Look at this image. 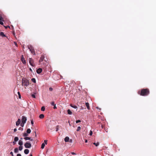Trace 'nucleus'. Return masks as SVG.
<instances>
[{
	"mask_svg": "<svg viewBox=\"0 0 156 156\" xmlns=\"http://www.w3.org/2000/svg\"><path fill=\"white\" fill-rule=\"evenodd\" d=\"M138 93L142 96H146L149 94L150 91L148 88L143 89L140 91H138Z\"/></svg>",
	"mask_w": 156,
	"mask_h": 156,
	"instance_id": "1",
	"label": "nucleus"
},
{
	"mask_svg": "<svg viewBox=\"0 0 156 156\" xmlns=\"http://www.w3.org/2000/svg\"><path fill=\"white\" fill-rule=\"evenodd\" d=\"M22 85L25 87H27L29 85V81L27 79L23 78L22 80Z\"/></svg>",
	"mask_w": 156,
	"mask_h": 156,
	"instance_id": "2",
	"label": "nucleus"
},
{
	"mask_svg": "<svg viewBox=\"0 0 156 156\" xmlns=\"http://www.w3.org/2000/svg\"><path fill=\"white\" fill-rule=\"evenodd\" d=\"M28 48L32 53L34 55L35 54L34 50V49L33 47L31 45H28Z\"/></svg>",
	"mask_w": 156,
	"mask_h": 156,
	"instance_id": "3",
	"label": "nucleus"
},
{
	"mask_svg": "<svg viewBox=\"0 0 156 156\" xmlns=\"http://www.w3.org/2000/svg\"><path fill=\"white\" fill-rule=\"evenodd\" d=\"M29 61L30 64L32 66H35V64L34 62V61L32 58H29Z\"/></svg>",
	"mask_w": 156,
	"mask_h": 156,
	"instance_id": "4",
	"label": "nucleus"
},
{
	"mask_svg": "<svg viewBox=\"0 0 156 156\" xmlns=\"http://www.w3.org/2000/svg\"><path fill=\"white\" fill-rule=\"evenodd\" d=\"M24 146L26 148H30L31 147V145L30 143L27 142L25 144Z\"/></svg>",
	"mask_w": 156,
	"mask_h": 156,
	"instance_id": "5",
	"label": "nucleus"
},
{
	"mask_svg": "<svg viewBox=\"0 0 156 156\" xmlns=\"http://www.w3.org/2000/svg\"><path fill=\"white\" fill-rule=\"evenodd\" d=\"M21 60L22 62L23 63V64H26V61L25 59L24 58V57L23 55H22L21 56Z\"/></svg>",
	"mask_w": 156,
	"mask_h": 156,
	"instance_id": "6",
	"label": "nucleus"
},
{
	"mask_svg": "<svg viewBox=\"0 0 156 156\" xmlns=\"http://www.w3.org/2000/svg\"><path fill=\"white\" fill-rule=\"evenodd\" d=\"M27 121V118L24 116H23L22 119V122L23 123H25Z\"/></svg>",
	"mask_w": 156,
	"mask_h": 156,
	"instance_id": "7",
	"label": "nucleus"
},
{
	"mask_svg": "<svg viewBox=\"0 0 156 156\" xmlns=\"http://www.w3.org/2000/svg\"><path fill=\"white\" fill-rule=\"evenodd\" d=\"M4 21V20L2 17L1 16V14H0V24L2 25H3V21Z\"/></svg>",
	"mask_w": 156,
	"mask_h": 156,
	"instance_id": "8",
	"label": "nucleus"
},
{
	"mask_svg": "<svg viewBox=\"0 0 156 156\" xmlns=\"http://www.w3.org/2000/svg\"><path fill=\"white\" fill-rule=\"evenodd\" d=\"M44 56L43 55H41L40 58V59L39 61V63H40L41 62H42L44 60Z\"/></svg>",
	"mask_w": 156,
	"mask_h": 156,
	"instance_id": "9",
	"label": "nucleus"
},
{
	"mask_svg": "<svg viewBox=\"0 0 156 156\" xmlns=\"http://www.w3.org/2000/svg\"><path fill=\"white\" fill-rule=\"evenodd\" d=\"M48 131H49V130H52L53 129V127L51 125H48Z\"/></svg>",
	"mask_w": 156,
	"mask_h": 156,
	"instance_id": "10",
	"label": "nucleus"
},
{
	"mask_svg": "<svg viewBox=\"0 0 156 156\" xmlns=\"http://www.w3.org/2000/svg\"><path fill=\"white\" fill-rule=\"evenodd\" d=\"M42 71V69L39 68L36 71L37 73L38 74L40 73Z\"/></svg>",
	"mask_w": 156,
	"mask_h": 156,
	"instance_id": "11",
	"label": "nucleus"
},
{
	"mask_svg": "<svg viewBox=\"0 0 156 156\" xmlns=\"http://www.w3.org/2000/svg\"><path fill=\"white\" fill-rule=\"evenodd\" d=\"M85 105L87 107V109L89 110H90V107L89 106V104L88 102H86L85 103Z\"/></svg>",
	"mask_w": 156,
	"mask_h": 156,
	"instance_id": "12",
	"label": "nucleus"
},
{
	"mask_svg": "<svg viewBox=\"0 0 156 156\" xmlns=\"http://www.w3.org/2000/svg\"><path fill=\"white\" fill-rule=\"evenodd\" d=\"M20 119H18L17 121L16 122V125L17 126H19L20 123Z\"/></svg>",
	"mask_w": 156,
	"mask_h": 156,
	"instance_id": "13",
	"label": "nucleus"
},
{
	"mask_svg": "<svg viewBox=\"0 0 156 156\" xmlns=\"http://www.w3.org/2000/svg\"><path fill=\"white\" fill-rule=\"evenodd\" d=\"M69 138L68 136H66L64 139V140L65 142H68L69 141Z\"/></svg>",
	"mask_w": 156,
	"mask_h": 156,
	"instance_id": "14",
	"label": "nucleus"
},
{
	"mask_svg": "<svg viewBox=\"0 0 156 156\" xmlns=\"http://www.w3.org/2000/svg\"><path fill=\"white\" fill-rule=\"evenodd\" d=\"M24 153L26 154H27L29 153V150L28 149H26L24 151Z\"/></svg>",
	"mask_w": 156,
	"mask_h": 156,
	"instance_id": "15",
	"label": "nucleus"
},
{
	"mask_svg": "<svg viewBox=\"0 0 156 156\" xmlns=\"http://www.w3.org/2000/svg\"><path fill=\"white\" fill-rule=\"evenodd\" d=\"M70 105L72 107L74 108H75V109L77 108V107L75 105H73L72 104H70Z\"/></svg>",
	"mask_w": 156,
	"mask_h": 156,
	"instance_id": "16",
	"label": "nucleus"
},
{
	"mask_svg": "<svg viewBox=\"0 0 156 156\" xmlns=\"http://www.w3.org/2000/svg\"><path fill=\"white\" fill-rule=\"evenodd\" d=\"M67 113L68 114L71 115L72 114V112L70 109H68L67 111Z\"/></svg>",
	"mask_w": 156,
	"mask_h": 156,
	"instance_id": "17",
	"label": "nucleus"
},
{
	"mask_svg": "<svg viewBox=\"0 0 156 156\" xmlns=\"http://www.w3.org/2000/svg\"><path fill=\"white\" fill-rule=\"evenodd\" d=\"M18 144L20 146H22L23 144V141L21 140H20L19 141Z\"/></svg>",
	"mask_w": 156,
	"mask_h": 156,
	"instance_id": "18",
	"label": "nucleus"
},
{
	"mask_svg": "<svg viewBox=\"0 0 156 156\" xmlns=\"http://www.w3.org/2000/svg\"><path fill=\"white\" fill-rule=\"evenodd\" d=\"M44 117V115L43 114H41V115H40L39 116V117L40 119H43Z\"/></svg>",
	"mask_w": 156,
	"mask_h": 156,
	"instance_id": "19",
	"label": "nucleus"
},
{
	"mask_svg": "<svg viewBox=\"0 0 156 156\" xmlns=\"http://www.w3.org/2000/svg\"><path fill=\"white\" fill-rule=\"evenodd\" d=\"M31 130L30 129H28L27 130V133L28 134H29L31 133Z\"/></svg>",
	"mask_w": 156,
	"mask_h": 156,
	"instance_id": "20",
	"label": "nucleus"
},
{
	"mask_svg": "<svg viewBox=\"0 0 156 156\" xmlns=\"http://www.w3.org/2000/svg\"><path fill=\"white\" fill-rule=\"evenodd\" d=\"M24 139L25 140H30V137H24Z\"/></svg>",
	"mask_w": 156,
	"mask_h": 156,
	"instance_id": "21",
	"label": "nucleus"
},
{
	"mask_svg": "<svg viewBox=\"0 0 156 156\" xmlns=\"http://www.w3.org/2000/svg\"><path fill=\"white\" fill-rule=\"evenodd\" d=\"M93 144L94 145H95V146H96V147H97V146H98L99 145V142H97V143H95V142H94V143H93Z\"/></svg>",
	"mask_w": 156,
	"mask_h": 156,
	"instance_id": "22",
	"label": "nucleus"
},
{
	"mask_svg": "<svg viewBox=\"0 0 156 156\" xmlns=\"http://www.w3.org/2000/svg\"><path fill=\"white\" fill-rule=\"evenodd\" d=\"M0 34L1 36H2L3 37H5V34H4V33L3 32H1L0 33Z\"/></svg>",
	"mask_w": 156,
	"mask_h": 156,
	"instance_id": "23",
	"label": "nucleus"
},
{
	"mask_svg": "<svg viewBox=\"0 0 156 156\" xmlns=\"http://www.w3.org/2000/svg\"><path fill=\"white\" fill-rule=\"evenodd\" d=\"M28 134L27 133H24L23 134V136L24 137H27V136H28Z\"/></svg>",
	"mask_w": 156,
	"mask_h": 156,
	"instance_id": "24",
	"label": "nucleus"
},
{
	"mask_svg": "<svg viewBox=\"0 0 156 156\" xmlns=\"http://www.w3.org/2000/svg\"><path fill=\"white\" fill-rule=\"evenodd\" d=\"M18 152V149L17 148H16L14 149V152L15 153H17Z\"/></svg>",
	"mask_w": 156,
	"mask_h": 156,
	"instance_id": "25",
	"label": "nucleus"
},
{
	"mask_svg": "<svg viewBox=\"0 0 156 156\" xmlns=\"http://www.w3.org/2000/svg\"><path fill=\"white\" fill-rule=\"evenodd\" d=\"M18 140H19L17 136L15 137L14 139L15 142H16V141H18Z\"/></svg>",
	"mask_w": 156,
	"mask_h": 156,
	"instance_id": "26",
	"label": "nucleus"
},
{
	"mask_svg": "<svg viewBox=\"0 0 156 156\" xmlns=\"http://www.w3.org/2000/svg\"><path fill=\"white\" fill-rule=\"evenodd\" d=\"M45 146V144L44 143H43L41 144V148L42 149H43L44 148Z\"/></svg>",
	"mask_w": 156,
	"mask_h": 156,
	"instance_id": "27",
	"label": "nucleus"
},
{
	"mask_svg": "<svg viewBox=\"0 0 156 156\" xmlns=\"http://www.w3.org/2000/svg\"><path fill=\"white\" fill-rule=\"evenodd\" d=\"M23 149V146H20L19 147V150L20 151H21Z\"/></svg>",
	"mask_w": 156,
	"mask_h": 156,
	"instance_id": "28",
	"label": "nucleus"
},
{
	"mask_svg": "<svg viewBox=\"0 0 156 156\" xmlns=\"http://www.w3.org/2000/svg\"><path fill=\"white\" fill-rule=\"evenodd\" d=\"M45 108L44 106L42 107L41 109V110L42 111H44L45 110Z\"/></svg>",
	"mask_w": 156,
	"mask_h": 156,
	"instance_id": "29",
	"label": "nucleus"
},
{
	"mask_svg": "<svg viewBox=\"0 0 156 156\" xmlns=\"http://www.w3.org/2000/svg\"><path fill=\"white\" fill-rule=\"evenodd\" d=\"M32 81L34 83H36V80L35 78H33L31 79Z\"/></svg>",
	"mask_w": 156,
	"mask_h": 156,
	"instance_id": "30",
	"label": "nucleus"
},
{
	"mask_svg": "<svg viewBox=\"0 0 156 156\" xmlns=\"http://www.w3.org/2000/svg\"><path fill=\"white\" fill-rule=\"evenodd\" d=\"M81 129V128H80V126H78V127H77V130H76V131H79L80 130V129Z\"/></svg>",
	"mask_w": 156,
	"mask_h": 156,
	"instance_id": "31",
	"label": "nucleus"
},
{
	"mask_svg": "<svg viewBox=\"0 0 156 156\" xmlns=\"http://www.w3.org/2000/svg\"><path fill=\"white\" fill-rule=\"evenodd\" d=\"M18 94L19 95V98H21V96L19 92H18Z\"/></svg>",
	"mask_w": 156,
	"mask_h": 156,
	"instance_id": "32",
	"label": "nucleus"
},
{
	"mask_svg": "<svg viewBox=\"0 0 156 156\" xmlns=\"http://www.w3.org/2000/svg\"><path fill=\"white\" fill-rule=\"evenodd\" d=\"M59 128V126H57L56 127V131H57L58 130Z\"/></svg>",
	"mask_w": 156,
	"mask_h": 156,
	"instance_id": "33",
	"label": "nucleus"
},
{
	"mask_svg": "<svg viewBox=\"0 0 156 156\" xmlns=\"http://www.w3.org/2000/svg\"><path fill=\"white\" fill-rule=\"evenodd\" d=\"M51 105L53 106L55 105V104H54V101H52L51 102Z\"/></svg>",
	"mask_w": 156,
	"mask_h": 156,
	"instance_id": "34",
	"label": "nucleus"
},
{
	"mask_svg": "<svg viewBox=\"0 0 156 156\" xmlns=\"http://www.w3.org/2000/svg\"><path fill=\"white\" fill-rule=\"evenodd\" d=\"M31 123L32 126H34V122L33 120H31Z\"/></svg>",
	"mask_w": 156,
	"mask_h": 156,
	"instance_id": "35",
	"label": "nucleus"
},
{
	"mask_svg": "<svg viewBox=\"0 0 156 156\" xmlns=\"http://www.w3.org/2000/svg\"><path fill=\"white\" fill-rule=\"evenodd\" d=\"M93 133L92 131L90 130V133H89V135L90 136H91L92 135Z\"/></svg>",
	"mask_w": 156,
	"mask_h": 156,
	"instance_id": "36",
	"label": "nucleus"
},
{
	"mask_svg": "<svg viewBox=\"0 0 156 156\" xmlns=\"http://www.w3.org/2000/svg\"><path fill=\"white\" fill-rule=\"evenodd\" d=\"M81 122L80 120H77L76 121V123H79V122Z\"/></svg>",
	"mask_w": 156,
	"mask_h": 156,
	"instance_id": "37",
	"label": "nucleus"
},
{
	"mask_svg": "<svg viewBox=\"0 0 156 156\" xmlns=\"http://www.w3.org/2000/svg\"><path fill=\"white\" fill-rule=\"evenodd\" d=\"M25 123H22V122L21 123V124H20V126H22V127H23V126H24V124Z\"/></svg>",
	"mask_w": 156,
	"mask_h": 156,
	"instance_id": "38",
	"label": "nucleus"
},
{
	"mask_svg": "<svg viewBox=\"0 0 156 156\" xmlns=\"http://www.w3.org/2000/svg\"><path fill=\"white\" fill-rule=\"evenodd\" d=\"M13 34L14 35V37H16V36H15V32H14V31H13Z\"/></svg>",
	"mask_w": 156,
	"mask_h": 156,
	"instance_id": "39",
	"label": "nucleus"
},
{
	"mask_svg": "<svg viewBox=\"0 0 156 156\" xmlns=\"http://www.w3.org/2000/svg\"><path fill=\"white\" fill-rule=\"evenodd\" d=\"M32 96L33 98H35V95L34 94H32Z\"/></svg>",
	"mask_w": 156,
	"mask_h": 156,
	"instance_id": "40",
	"label": "nucleus"
},
{
	"mask_svg": "<svg viewBox=\"0 0 156 156\" xmlns=\"http://www.w3.org/2000/svg\"><path fill=\"white\" fill-rule=\"evenodd\" d=\"M19 130H23V128H22V127H20L19 128Z\"/></svg>",
	"mask_w": 156,
	"mask_h": 156,
	"instance_id": "41",
	"label": "nucleus"
},
{
	"mask_svg": "<svg viewBox=\"0 0 156 156\" xmlns=\"http://www.w3.org/2000/svg\"><path fill=\"white\" fill-rule=\"evenodd\" d=\"M49 90L50 91H52V90H53V89H52V88H51V87H50V88H49Z\"/></svg>",
	"mask_w": 156,
	"mask_h": 156,
	"instance_id": "42",
	"label": "nucleus"
},
{
	"mask_svg": "<svg viewBox=\"0 0 156 156\" xmlns=\"http://www.w3.org/2000/svg\"><path fill=\"white\" fill-rule=\"evenodd\" d=\"M47 140H44V143H45L46 144H47Z\"/></svg>",
	"mask_w": 156,
	"mask_h": 156,
	"instance_id": "43",
	"label": "nucleus"
},
{
	"mask_svg": "<svg viewBox=\"0 0 156 156\" xmlns=\"http://www.w3.org/2000/svg\"><path fill=\"white\" fill-rule=\"evenodd\" d=\"M10 154H11L12 156H13V153L12 152H11L10 153Z\"/></svg>",
	"mask_w": 156,
	"mask_h": 156,
	"instance_id": "44",
	"label": "nucleus"
},
{
	"mask_svg": "<svg viewBox=\"0 0 156 156\" xmlns=\"http://www.w3.org/2000/svg\"><path fill=\"white\" fill-rule=\"evenodd\" d=\"M71 154L73 155H76V154L75 153H74V152H71Z\"/></svg>",
	"mask_w": 156,
	"mask_h": 156,
	"instance_id": "45",
	"label": "nucleus"
},
{
	"mask_svg": "<svg viewBox=\"0 0 156 156\" xmlns=\"http://www.w3.org/2000/svg\"><path fill=\"white\" fill-rule=\"evenodd\" d=\"M54 107H53L54 109H55L57 108H56V105H54Z\"/></svg>",
	"mask_w": 156,
	"mask_h": 156,
	"instance_id": "46",
	"label": "nucleus"
},
{
	"mask_svg": "<svg viewBox=\"0 0 156 156\" xmlns=\"http://www.w3.org/2000/svg\"><path fill=\"white\" fill-rule=\"evenodd\" d=\"M16 131H17V129H16L15 128V129H14V131L15 132H16Z\"/></svg>",
	"mask_w": 156,
	"mask_h": 156,
	"instance_id": "47",
	"label": "nucleus"
},
{
	"mask_svg": "<svg viewBox=\"0 0 156 156\" xmlns=\"http://www.w3.org/2000/svg\"><path fill=\"white\" fill-rule=\"evenodd\" d=\"M17 156H21V155L20 154H17Z\"/></svg>",
	"mask_w": 156,
	"mask_h": 156,
	"instance_id": "48",
	"label": "nucleus"
},
{
	"mask_svg": "<svg viewBox=\"0 0 156 156\" xmlns=\"http://www.w3.org/2000/svg\"><path fill=\"white\" fill-rule=\"evenodd\" d=\"M16 142H15V141L13 142V145H15L16 144Z\"/></svg>",
	"mask_w": 156,
	"mask_h": 156,
	"instance_id": "49",
	"label": "nucleus"
},
{
	"mask_svg": "<svg viewBox=\"0 0 156 156\" xmlns=\"http://www.w3.org/2000/svg\"><path fill=\"white\" fill-rule=\"evenodd\" d=\"M5 28H7L8 27H9V28H10V27H9V26H6V27H5Z\"/></svg>",
	"mask_w": 156,
	"mask_h": 156,
	"instance_id": "50",
	"label": "nucleus"
},
{
	"mask_svg": "<svg viewBox=\"0 0 156 156\" xmlns=\"http://www.w3.org/2000/svg\"><path fill=\"white\" fill-rule=\"evenodd\" d=\"M87 140H85V142L86 143H87Z\"/></svg>",
	"mask_w": 156,
	"mask_h": 156,
	"instance_id": "51",
	"label": "nucleus"
},
{
	"mask_svg": "<svg viewBox=\"0 0 156 156\" xmlns=\"http://www.w3.org/2000/svg\"><path fill=\"white\" fill-rule=\"evenodd\" d=\"M14 43H15V44L16 45H17V44L16 43L14 42Z\"/></svg>",
	"mask_w": 156,
	"mask_h": 156,
	"instance_id": "52",
	"label": "nucleus"
},
{
	"mask_svg": "<svg viewBox=\"0 0 156 156\" xmlns=\"http://www.w3.org/2000/svg\"><path fill=\"white\" fill-rule=\"evenodd\" d=\"M30 70L31 72L32 71V70L30 68Z\"/></svg>",
	"mask_w": 156,
	"mask_h": 156,
	"instance_id": "53",
	"label": "nucleus"
},
{
	"mask_svg": "<svg viewBox=\"0 0 156 156\" xmlns=\"http://www.w3.org/2000/svg\"><path fill=\"white\" fill-rule=\"evenodd\" d=\"M30 156H33V155H32V154H30Z\"/></svg>",
	"mask_w": 156,
	"mask_h": 156,
	"instance_id": "54",
	"label": "nucleus"
},
{
	"mask_svg": "<svg viewBox=\"0 0 156 156\" xmlns=\"http://www.w3.org/2000/svg\"><path fill=\"white\" fill-rule=\"evenodd\" d=\"M30 140L31 141H33V139H31V138H30Z\"/></svg>",
	"mask_w": 156,
	"mask_h": 156,
	"instance_id": "55",
	"label": "nucleus"
},
{
	"mask_svg": "<svg viewBox=\"0 0 156 156\" xmlns=\"http://www.w3.org/2000/svg\"><path fill=\"white\" fill-rule=\"evenodd\" d=\"M101 127L103 128V126L102 125L101 126Z\"/></svg>",
	"mask_w": 156,
	"mask_h": 156,
	"instance_id": "56",
	"label": "nucleus"
},
{
	"mask_svg": "<svg viewBox=\"0 0 156 156\" xmlns=\"http://www.w3.org/2000/svg\"><path fill=\"white\" fill-rule=\"evenodd\" d=\"M35 136H36V135H36V132H35Z\"/></svg>",
	"mask_w": 156,
	"mask_h": 156,
	"instance_id": "57",
	"label": "nucleus"
},
{
	"mask_svg": "<svg viewBox=\"0 0 156 156\" xmlns=\"http://www.w3.org/2000/svg\"><path fill=\"white\" fill-rule=\"evenodd\" d=\"M23 139V138H20V139H21L20 140H22Z\"/></svg>",
	"mask_w": 156,
	"mask_h": 156,
	"instance_id": "58",
	"label": "nucleus"
},
{
	"mask_svg": "<svg viewBox=\"0 0 156 156\" xmlns=\"http://www.w3.org/2000/svg\"><path fill=\"white\" fill-rule=\"evenodd\" d=\"M97 108H98V107H97Z\"/></svg>",
	"mask_w": 156,
	"mask_h": 156,
	"instance_id": "59",
	"label": "nucleus"
}]
</instances>
